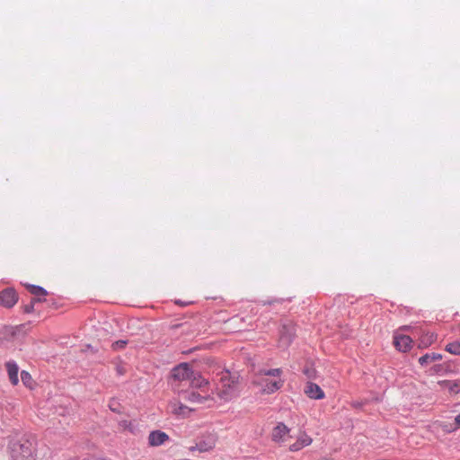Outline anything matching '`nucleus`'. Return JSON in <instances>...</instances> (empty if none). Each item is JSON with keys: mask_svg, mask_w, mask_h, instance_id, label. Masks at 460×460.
I'll return each instance as SVG.
<instances>
[{"mask_svg": "<svg viewBox=\"0 0 460 460\" xmlns=\"http://www.w3.org/2000/svg\"><path fill=\"white\" fill-rule=\"evenodd\" d=\"M460 428V413L455 418L454 427L450 429H446V432L450 433Z\"/></svg>", "mask_w": 460, "mask_h": 460, "instance_id": "23", "label": "nucleus"}, {"mask_svg": "<svg viewBox=\"0 0 460 460\" xmlns=\"http://www.w3.org/2000/svg\"><path fill=\"white\" fill-rule=\"evenodd\" d=\"M118 371L119 374H123V371L120 368H119Z\"/></svg>", "mask_w": 460, "mask_h": 460, "instance_id": "31", "label": "nucleus"}, {"mask_svg": "<svg viewBox=\"0 0 460 460\" xmlns=\"http://www.w3.org/2000/svg\"><path fill=\"white\" fill-rule=\"evenodd\" d=\"M31 302H30V304L24 305L25 313H31L34 310V305L37 303H41V302H47L53 306H56V307L58 306L57 303L53 299L47 298V296H49L47 289H31Z\"/></svg>", "mask_w": 460, "mask_h": 460, "instance_id": "4", "label": "nucleus"}, {"mask_svg": "<svg viewBox=\"0 0 460 460\" xmlns=\"http://www.w3.org/2000/svg\"><path fill=\"white\" fill-rule=\"evenodd\" d=\"M304 374L308 377V378H314L315 377V370L312 367H305L304 369Z\"/></svg>", "mask_w": 460, "mask_h": 460, "instance_id": "25", "label": "nucleus"}, {"mask_svg": "<svg viewBox=\"0 0 460 460\" xmlns=\"http://www.w3.org/2000/svg\"><path fill=\"white\" fill-rule=\"evenodd\" d=\"M215 447V439L212 437H208V438H200L199 441L195 443L194 446H190L189 450L190 452H194L198 450L199 452H208Z\"/></svg>", "mask_w": 460, "mask_h": 460, "instance_id": "8", "label": "nucleus"}, {"mask_svg": "<svg viewBox=\"0 0 460 460\" xmlns=\"http://www.w3.org/2000/svg\"><path fill=\"white\" fill-rule=\"evenodd\" d=\"M25 288H40L39 286H36V285H28L26 286Z\"/></svg>", "mask_w": 460, "mask_h": 460, "instance_id": "29", "label": "nucleus"}, {"mask_svg": "<svg viewBox=\"0 0 460 460\" xmlns=\"http://www.w3.org/2000/svg\"><path fill=\"white\" fill-rule=\"evenodd\" d=\"M312 441L313 440L309 436L304 434L303 436L298 438L297 440L294 444H292L289 447V451H291V452L299 451L303 447L309 446L312 443Z\"/></svg>", "mask_w": 460, "mask_h": 460, "instance_id": "14", "label": "nucleus"}, {"mask_svg": "<svg viewBox=\"0 0 460 460\" xmlns=\"http://www.w3.org/2000/svg\"><path fill=\"white\" fill-rule=\"evenodd\" d=\"M10 382L16 385L19 383L18 371L19 367L14 361H8L5 364Z\"/></svg>", "mask_w": 460, "mask_h": 460, "instance_id": "13", "label": "nucleus"}, {"mask_svg": "<svg viewBox=\"0 0 460 460\" xmlns=\"http://www.w3.org/2000/svg\"><path fill=\"white\" fill-rule=\"evenodd\" d=\"M192 369L188 363H181L172 368L171 372L172 385L175 388L176 382L189 383L190 378L192 376Z\"/></svg>", "mask_w": 460, "mask_h": 460, "instance_id": "5", "label": "nucleus"}, {"mask_svg": "<svg viewBox=\"0 0 460 460\" xmlns=\"http://www.w3.org/2000/svg\"><path fill=\"white\" fill-rule=\"evenodd\" d=\"M126 345H127V341L120 340V341H117L113 342L112 348H113V349H124Z\"/></svg>", "mask_w": 460, "mask_h": 460, "instance_id": "24", "label": "nucleus"}, {"mask_svg": "<svg viewBox=\"0 0 460 460\" xmlns=\"http://www.w3.org/2000/svg\"><path fill=\"white\" fill-rule=\"evenodd\" d=\"M446 350L454 355H460V343L451 342L447 345Z\"/></svg>", "mask_w": 460, "mask_h": 460, "instance_id": "21", "label": "nucleus"}, {"mask_svg": "<svg viewBox=\"0 0 460 460\" xmlns=\"http://www.w3.org/2000/svg\"><path fill=\"white\" fill-rule=\"evenodd\" d=\"M438 385L445 389H447L449 392L454 394L460 393V380L450 381V380H443L439 381Z\"/></svg>", "mask_w": 460, "mask_h": 460, "instance_id": "16", "label": "nucleus"}, {"mask_svg": "<svg viewBox=\"0 0 460 460\" xmlns=\"http://www.w3.org/2000/svg\"><path fill=\"white\" fill-rule=\"evenodd\" d=\"M220 386L217 388V395L225 400H231L234 395L239 384V376L232 375L229 371L220 373Z\"/></svg>", "mask_w": 460, "mask_h": 460, "instance_id": "2", "label": "nucleus"}, {"mask_svg": "<svg viewBox=\"0 0 460 460\" xmlns=\"http://www.w3.org/2000/svg\"><path fill=\"white\" fill-rule=\"evenodd\" d=\"M403 330H409L410 329V326H403L402 327Z\"/></svg>", "mask_w": 460, "mask_h": 460, "instance_id": "30", "label": "nucleus"}, {"mask_svg": "<svg viewBox=\"0 0 460 460\" xmlns=\"http://www.w3.org/2000/svg\"><path fill=\"white\" fill-rule=\"evenodd\" d=\"M21 379L25 386L31 387L33 381H32L31 376L27 371L22 370L21 372Z\"/></svg>", "mask_w": 460, "mask_h": 460, "instance_id": "22", "label": "nucleus"}, {"mask_svg": "<svg viewBox=\"0 0 460 460\" xmlns=\"http://www.w3.org/2000/svg\"><path fill=\"white\" fill-rule=\"evenodd\" d=\"M10 450L13 460H35L34 445L29 439L22 438L12 442Z\"/></svg>", "mask_w": 460, "mask_h": 460, "instance_id": "3", "label": "nucleus"}, {"mask_svg": "<svg viewBox=\"0 0 460 460\" xmlns=\"http://www.w3.org/2000/svg\"><path fill=\"white\" fill-rule=\"evenodd\" d=\"M412 340L408 335H395L394 344L400 351L406 352L411 347Z\"/></svg>", "mask_w": 460, "mask_h": 460, "instance_id": "12", "label": "nucleus"}, {"mask_svg": "<svg viewBox=\"0 0 460 460\" xmlns=\"http://www.w3.org/2000/svg\"><path fill=\"white\" fill-rule=\"evenodd\" d=\"M184 398L191 402L202 403L208 399V396H202L199 394L191 391L185 393Z\"/></svg>", "mask_w": 460, "mask_h": 460, "instance_id": "17", "label": "nucleus"}, {"mask_svg": "<svg viewBox=\"0 0 460 460\" xmlns=\"http://www.w3.org/2000/svg\"><path fill=\"white\" fill-rule=\"evenodd\" d=\"M169 440V436L161 430L151 431L148 436V444L150 447H159Z\"/></svg>", "mask_w": 460, "mask_h": 460, "instance_id": "10", "label": "nucleus"}, {"mask_svg": "<svg viewBox=\"0 0 460 460\" xmlns=\"http://www.w3.org/2000/svg\"><path fill=\"white\" fill-rule=\"evenodd\" d=\"M174 303H175L176 305H183V306H185V305H188L192 304V303H193V301H192V300H190V299H189V300L175 299V300H174Z\"/></svg>", "mask_w": 460, "mask_h": 460, "instance_id": "26", "label": "nucleus"}, {"mask_svg": "<svg viewBox=\"0 0 460 460\" xmlns=\"http://www.w3.org/2000/svg\"><path fill=\"white\" fill-rule=\"evenodd\" d=\"M18 301V295L15 289H3L0 292V305L4 307H13Z\"/></svg>", "mask_w": 460, "mask_h": 460, "instance_id": "7", "label": "nucleus"}, {"mask_svg": "<svg viewBox=\"0 0 460 460\" xmlns=\"http://www.w3.org/2000/svg\"><path fill=\"white\" fill-rule=\"evenodd\" d=\"M442 358V356L438 353L425 354L419 358V363L421 366H427L429 363Z\"/></svg>", "mask_w": 460, "mask_h": 460, "instance_id": "18", "label": "nucleus"}, {"mask_svg": "<svg viewBox=\"0 0 460 460\" xmlns=\"http://www.w3.org/2000/svg\"><path fill=\"white\" fill-rule=\"evenodd\" d=\"M437 335L433 332H428L421 336L420 346L427 348L436 341Z\"/></svg>", "mask_w": 460, "mask_h": 460, "instance_id": "19", "label": "nucleus"}, {"mask_svg": "<svg viewBox=\"0 0 460 460\" xmlns=\"http://www.w3.org/2000/svg\"><path fill=\"white\" fill-rule=\"evenodd\" d=\"M188 384L194 388H202L208 385V381L202 377L199 372L192 371V376L190 378Z\"/></svg>", "mask_w": 460, "mask_h": 460, "instance_id": "15", "label": "nucleus"}, {"mask_svg": "<svg viewBox=\"0 0 460 460\" xmlns=\"http://www.w3.org/2000/svg\"><path fill=\"white\" fill-rule=\"evenodd\" d=\"M281 368H261L255 373L252 384L261 387L262 394H271L284 385L285 381L281 378Z\"/></svg>", "mask_w": 460, "mask_h": 460, "instance_id": "1", "label": "nucleus"}, {"mask_svg": "<svg viewBox=\"0 0 460 460\" xmlns=\"http://www.w3.org/2000/svg\"><path fill=\"white\" fill-rule=\"evenodd\" d=\"M439 426L443 429L444 431H446V429H450L451 427H454V424L440 423Z\"/></svg>", "mask_w": 460, "mask_h": 460, "instance_id": "27", "label": "nucleus"}, {"mask_svg": "<svg viewBox=\"0 0 460 460\" xmlns=\"http://www.w3.org/2000/svg\"><path fill=\"white\" fill-rule=\"evenodd\" d=\"M361 405H362V403L358 402H356L352 403V406L355 407V408H359V407H361Z\"/></svg>", "mask_w": 460, "mask_h": 460, "instance_id": "28", "label": "nucleus"}, {"mask_svg": "<svg viewBox=\"0 0 460 460\" xmlns=\"http://www.w3.org/2000/svg\"><path fill=\"white\" fill-rule=\"evenodd\" d=\"M304 392L310 399L321 400L325 396L322 388L313 382L306 383Z\"/></svg>", "mask_w": 460, "mask_h": 460, "instance_id": "11", "label": "nucleus"}, {"mask_svg": "<svg viewBox=\"0 0 460 460\" xmlns=\"http://www.w3.org/2000/svg\"><path fill=\"white\" fill-rule=\"evenodd\" d=\"M296 336V327L293 323L288 322L282 324L279 336V347L288 348Z\"/></svg>", "mask_w": 460, "mask_h": 460, "instance_id": "6", "label": "nucleus"}, {"mask_svg": "<svg viewBox=\"0 0 460 460\" xmlns=\"http://www.w3.org/2000/svg\"><path fill=\"white\" fill-rule=\"evenodd\" d=\"M290 429L283 423L279 422L272 429L271 438L274 442L281 444L285 442V438L288 435Z\"/></svg>", "mask_w": 460, "mask_h": 460, "instance_id": "9", "label": "nucleus"}, {"mask_svg": "<svg viewBox=\"0 0 460 460\" xmlns=\"http://www.w3.org/2000/svg\"><path fill=\"white\" fill-rule=\"evenodd\" d=\"M190 411L191 410L189 407H187V406H185V405H183L181 403H180L177 406L175 405L173 410H172L174 414L182 415V416H186L187 413L190 412Z\"/></svg>", "mask_w": 460, "mask_h": 460, "instance_id": "20", "label": "nucleus"}]
</instances>
